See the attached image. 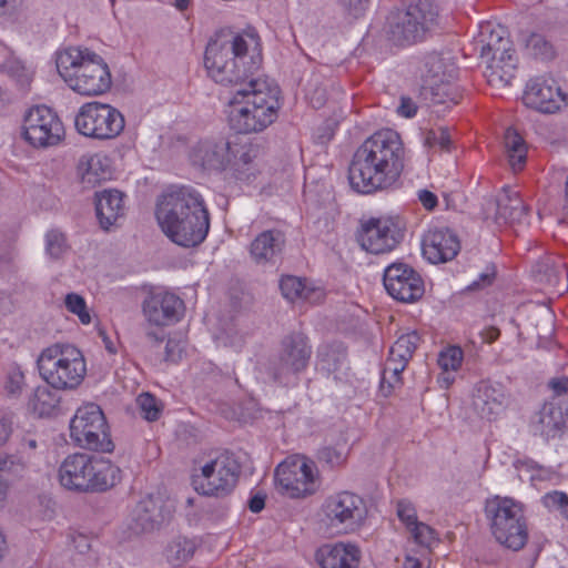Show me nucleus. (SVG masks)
Wrapping results in <instances>:
<instances>
[{
  "label": "nucleus",
  "instance_id": "obj_1",
  "mask_svg": "<svg viewBox=\"0 0 568 568\" xmlns=\"http://www.w3.org/2000/svg\"><path fill=\"white\" fill-rule=\"evenodd\" d=\"M405 166V148L400 135L384 129L367 138L354 152L348 166L352 189L362 194L388 190Z\"/></svg>",
  "mask_w": 568,
  "mask_h": 568
},
{
  "label": "nucleus",
  "instance_id": "obj_2",
  "mask_svg": "<svg viewBox=\"0 0 568 568\" xmlns=\"http://www.w3.org/2000/svg\"><path fill=\"white\" fill-rule=\"evenodd\" d=\"M155 216L162 232L184 248L199 246L210 230V213L192 187L169 189L158 197Z\"/></svg>",
  "mask_w": 568,
  "mask_h": 568
},
{
  "label": "nucleus",
  "instance_id": "obj_3",
  "mask_svg": "<svg viewBox=\"0 0 568 568\" xmlns=\"http://www.w3.org/2000/svg\"><path fill=\"white\" fill-rule=\"evenodd\" d=\"M262 64L260 37L222 29L206 44L204 65L209 75L223 85H233L254 75Z\"/></svg>",
  "mask_w": 568,
  "mask_h": 568
},
{
  "label": "nucleus",
  "instance_id": "obj_4",
  "mask_svg": "<svg viewBox=\"0 0 568 568\" xmlns=\"http://www.w3.org/2000/svg\"><path fill=\"white\" fill-rule=\"evenodd\" d=\"M57 69L69 87L82 95L102 94L112 83L108 64L88 49L68 48L59 52Z\"/></svg>",
  "mask_w": 568,
  "mask_h": 568
},
{
  "label": "nucleus",
  "instance_id": "obj_5",
  "mask_svg": "<svg viewBox=\"0 0 568 568\" xmlns=\"http://www.w3.org/2000/svg\"><path fill=\"white\" fill-rule=\"evenodd\" d=\"M59 480L70 490L105 491L121 481V469L109 459L77 453L60 465Z\"/></svg>",
  "mask_w": 568,
  "mask_h": 568
},
{
  "label": "nucleus",
  "instance_id": "obj_6",
  "mask_svg": "<svg viewBox=\"0 0 568 568\" xmlns=\"http://www.w3.org/2000/svg\"><path fill=\"white\" fill-rule=\"evenodd\" d=\"M490 529L496 540L508 549L518 551L528 540L524 506L513 498L496 496L485 507Z\"/></svg>",
  "mask_w": 568,
  "mask_h": 568
},
{
  "label": "nucleus",
  "instance_id": "obj_7",
  "mask_svg": "<svg viewBox=\"0 0 568 568\" xmlns=\"http://www.w3.org/2000/svg\"><path fill=\"white\" fill-rule=\"evenodd\" d=\"M38 368L42 378L55 389L77 388L87 373L82 353L70 345L43 351Z\"/></svg>",
  "mask_w": 568,
  "mask_h": 568
},
{
  "label": "nucleus",
  "instance_id": "obj_8",
  "mask_svg": "<svg viewBox=\"0 0 568 568\" xmlns=\"http://www.w3.org/2000/svg\"><path fill=\"white\" fill-rule=\"evenodd\" d=\"M436 18L430 0H414L407 7L392 11L387 18L388 39L397 45H408L424 39Z\"/></svg>",
  "mask_w": 568,
  "mask_h": 568
},
{
  "label": "nucleus",
  "instance_id": "obj_9",
  "mask_svg": "<svg viewBox=\"0 0 568 568\" xmlns=\"http://www.w3.org/2000/svg\"><path fill=\"white\" fill-rule=\"evenodd\" d=\"M70 437L84 449L111 453L114 444L103 412L97 404L79 407L70 422Z\"/></svg>",
  "mask_w": 568,
  "mask_h": 568
},
{
  "label": "nucleus",
  "instance_id": "obj_10",
  "mask_svg": "<svg viewBox=\"0 0 568 568\" xmlns=\"http://www.w3.org/2000/svg\"><path fill=\"white\" fill-rule=\"evenodd\" d=\"M240 474L241 464L226 450L203 465L201 471L192 476V485L201 495L221 498L232 493Z\"/></svg>",
  "mask_w": 568,
  "mask_h": 568
},
{
  "label": "nucleus",
  "instance_id": "obj_11",
  "mask_svg": "<svg viewBox=\"0 0 568 568\" xmlns=\"http://www.w3.org/2000/svg\"><path fill=\"white\" fill-rule=\"evenodd\" d=\"M78 132L98 140H111L124 130V116L115 108L100 102L83 104L74 119Z\"/></svg>",
  "mask_w": 568,
  "mask_h": 568
},
{
  "label": "nucleus",
  "instance_id": "obj_12",
  "mask_svg": "<svg viewBox=\"0 0 568 568\" xmlns=\"http://www.w3.org/2000/svg\"><path fill=\"white\" fill-rule=\"evenodd\" d=\"M322 511L326 527L336 534L356 530L366 517L363 498L351 491L328 496L322 505Z\"/></svg>",
  "mask_w": 568,
  "mask_h": 568
},
{
  "label": "nucleus",
  "instance_id": "obj_13",
  "mask_svg": "<svg viewBox=\"0 0 568 568\" xmlns=\"http://www.w3.org/2000/svg\"><path fill=\"white\" fill-rule=\"evenodd\" d=\"M312 356V346L305 334L293 332L281 341L277 362L267 368L268 375L275 383L286 385L292 376L304 372Z\"/></svg>",
  "mask_w": 568,
  "mask_h": 568
},
{
  "label": "nucleus",
  "instance_id": "obj_14",
  "mask_svg": "<svg viewBox=\"0 0 568 568\" xmlns=\"http://www.w3.org/2000/svg\"><path fill=\"white\" fill-rule=\"evenodd\" d=\"M233 97L235 102H243L260 110L270 118L276 120L281 109V89L268 78H254L251 75L241 83H234Z\"/></svg>",
  "mask_w": 568,
  "mask_h": 568
},
{
  "label": "nucleus",
  "instance_id": "obj_15",
  "mask_svg": "<svg viewBox=\"0 0 568 568\" xmlns=\"http://www.w3.org/2000/svg\"><path fill=\"white\" fill-rule=\"evenodd\" d=\"M406 227L399 217L362 220L356 236L361 248H396L405 239Z\"/></svg>",
  "mask_w": 568,
  "mask_h": 568
},
{
  "label": "nucleus",
  "instance_id": "obj_16",
  "mask_svg": "<svg viewBox=\"0 0 568 568\" xmlns=\"http://www.w3.org/2000/svg\"><path fill=\"white\" fill-rule=\"evenodd\" d=\"M63 134L64 129L61 121L48 106L32 108L24 118L23 135L33 146L55 145Z\"/></svg>",
  "mask_w": 568,
  "mask_h": 568
},
{
  "label": "nucleus",
  "instance_id": "obj_17",
  "mask_svg": "<svg viewBox=\"0 0 568 568\" xmlns=\"http://www.w3.org/2000/svg\"><path fill=\"white\" fill-rule=\"evenodd\" d=\"M383 284L386 292L396 301L414 303L425 293L424 281L408 264L393 263L384 270Z\"/></svg>",
  "mask_w": 568,
  "mask_h": 568
},
{
  "label": "nucleus",
  "instance_id": "obj_18",
  "mask_svg": "<svg viewBox=\"0 0 568 568\" xmlns=\"http://www.w3.org/2000/svg\"><path fill=\"white\" fill-rule=\"evenodd\" d=\"M274 479L277 489L291 498H300L312 493L315 480L314 463L285 460L275 468Z\"/></svg>",
  "mask_w": 568,
  "mask_h": 568
},
{
  "label": "nucleus",
  "instance_id": "obj_19",
  "mask_svg": "<svg viewBox=\"0 0 568 568\" xmlns=\"http://www.w3.org/2000/svg\"><path fill=\"white\" fill-rule=\"evenodd\" d=\"M142 312L150 325L164 327L181 320L184 302L174 293L151 292L142 303Z\"/></svg>",
  "mask_w": 568,
  "mask_h": 568
},
{
  "label": "nucleus",
  "instance_id": "obj_20",
  "mask_svg": "<svg viewBox=\"0 0 568 568\" xmlns=\"http://www.w3.org/2000/svg\"><path fill=\"white\" fill-rule=\"evenodd\" d=\"M523 101L528 108L542 113H555L568 104L567 94L557 82L541 77L528 81Z\"/></svg>",
  "mask_w": 568,
  "mask_h": 568
},
{
  "label": "nucleus",
  "instance_id": "obj_21",
  "mask_svg": "<svg viewBox=\"0 0 568 568\" xmlns=\"http://www.w3.org/2000/svg\"><path fill=\"white\" fill-rule=\"evenodd\" d=\"M171 517V508L165 505L161 496L149 495L141 499L132 515L134 529L145 532L160 527Z\"/></svg>",
  "mask_w": 568,
  "mask_h": 568
},
{
  "label": "nucleus",
  "instance_id": "obj_22",
  "mask_svg": "<svg viewBox=\"0 0 568 568\" xmlns=\"http://www.w3.org/2000/svg\"><path fill=\"white\" fill-rule=\"evenodd\" d=\"M229 122L234 131L248 134L264 131L275 120L243 102H235V99L232 98L230 100Z\"/></svg>",
  "mask_w": 568,
  "mask_h": 568
},
{
  "label": "nucleus",
  "instance_id": "obj_23",
  "mask_svg": "<svg viewBox=\"0 0 568 568\" xmlns=\"http://www.w3.org/2000/svg\"><path fill=\"white\" fill-rule=\"evenodd\" d=\"M230 148L231 141L224 139L202 141L194 146L191 160L206 170H224L231 164Z\"/></svg>",
  "mask_w": 568,
  "mask_h": 568
},
{
  "label": "nucleus",
  "instance_id": "obj_24",
  "mask_svg": "<svg viewBox=\"0 0 568 568\" xmlns=\"http://www.w3.org/2000/svg\"><path fill=\"white\" fill-rule=\"evenodd\" d=\"M315 559L322 568H358L359 549L342 542L323 545L316 550Z\"/></svg>",
  "mask_w": 568,
  "mask_h": 568
},
{
  "label": "nucleus",
  "instance_id": "obj_25",
  "mask_svg": "<svg viewBox=\"0 0 568 568\" xmlns=\"http://www.w3.org/2000/svg\"><path fill=\"white\" fill-rule=\"evenodd\" d=\"M77 176L84 189H93L111 176L108 156L94 153L84 154L77 164Z\"/></svg>",
  "mask_w": 568,
  "mask_h": 568
},
{
  "label": "nucleus",
  "instance_id": "obj_26",
  "mask_svg": "<svg viewBox=\"0 0 568 568\" xmlns=\"http://www.w3.org/2000/svg\"><path fill=\"white\" fill-rule=\"evenodd\" d=\"M506 396L499 384L480 382L473 394V407L481 418L490 419L501 412Z\"/></svg>",
  "mask_w": 568,
  "mask_h": 568
},
{
  "label": "nucleus",
  "instance_id": "obj_27",
  "mask_svg": "<svg viewBox=\"0 0 568 568\" xmlns=\"http://www.w3.org/2000/svg\"><path fill=\"white\" fill-rule=\"evenodd\" d=\"M95 212L100 226L108 231L124 216L123 193L118 190H104L97 194Z\"/></svg>",
  "mask_w": 568,
  "mask_h": 568
},
{
  "label": "nucleus",
  "instance_id": "obj_28",
  "mask_svg": "<svg viewBox=\"0 0 568 568\" xmlns=\"http://www.w3.org/2000/svg\"><path fill=\"white\" fill-rule=\"evenodd\" d=\"M506 34L507 31L500 26L494 27L488 22L480 27L475 47L476 50L479 51L483 61H489V57L498 52H503V54L507 53V49L511 42Z\"/></svg>",
  "mask_w": 568,
  "mask_h": 568
},
{
  "label": "nucleus",
  "instance_id": "obj_29",
  "mask_svg": "<svg viewBox=\"0 0 568 568\" xmlns=\"http://www.w3.org/2000/svg\"><path fill=\"white\" fill-rule=\"evenodd\" d=\"M528 207L518 192L503 189L497 197L496 222L498 224L514 225L521 223L527 216Z\"/></svg>",
  "mask_w": 568,
  "mask_h": 568
},
{
  "label": "nucleus",
  "instance_id": "obj_30",
  "mask_svg": "<svg viewBox=\"0 0 568 568\" xmlns=\"http://www.w3.org/2000/svg\"><path fill=\"white\" fill-rule=\"evenodd\" d=\"M532 425L546 440L559 437L566 426L565 414L556 404L545 403L537 413Z\"/></svg>",
  "mask_w": 568,
  "mask_h": 568
},
{
  "label": "nucleus",
  "instance_id": "obj_31",
  "mask_svg": "<svg viewBox=\"0 0 568 568\" xmlns=\"http://www.w3.org/2000/svg\"><path fill=\"white\" fill-rule=\"evenodd\" d=\"M280 290L284 298L290 302H315L322 296V291L308 286L306 280L293 275L282 276Z\"/></svg>",
  "mask_w": 568,
  "mask_h": 568
},
{
  "label": "nucleus",
  "instance_id": "obj_32",
  "mask_svg": "<svg viewBox=\"0 0 568 568\" xmlns=\"http://www.w3.org/2000/svg\"><path fill=\"white\" fill-rule=\"evenodd\" d=\"M424 77L432 85H438L454 78L455 67L447 63L443 55L432 52L424 58Z\"/></svg>",
  "mask_w": 568,
  "mask_h": 568
},
{
  "label": "nucleus",
  "instance_id": "obj_33",
  "mask_svg": "<svg viewBox=\"0 0 568 568\" xmlns=\"http://www.w3.org/2000/svg\"><path fill=\"white\" fill-rule=\"evenodd\" d=\"M331 84L332 80L318 72H313L308 77L304 87L305 98L314 109L324 106L328 99V88Z\"/></svg>",
  "mask_w": 568,
  "mask_h": 568
},
{
  "label": "nucleus",
  "instance_id": "obj_34",
  "mask_svg": "<svg viewBox=\"0 0 568 568\" xmlns=\"http://www.w3.org/2000/svg\"><path fill=\"white\" fill-rule=\"evenodd\" d=\"M509 164L514 171L524 169L527 160V145L517 131L508 129L504 138Z\"/></svg>",
  "mask_w": 568,
  "mask_h": 568
},
{
  "label": "nucleus",
  "instance_id": "obj_35",
  "mask_svg": "<svg viewBox=\"0 0 568 568\" xmlns=\"http://www.w3.org/2000/svg\"><path fill=\"white\" fill-rule=\"evenodd\" d=\"M59 397L48 386H39L29 399V409L39 417L49 416L58 407Z\"/></svg>",
  "mask_w": 568,
  "mask_h": 568
},
{
  "label": "nucleus",
  "instance_id": "obj_36",
  "mask_svg": "<svg viewBox=\"0 0 568 568\" xmlns=\"http://www.w3.org/2000/svg\"><path fill=\"white\" fill-rule=\"evenodd\" d=\"M422 248H460V241L450 229H434L424 235Z\"/></svg>",
  "mask_w": 568,
  "mask_h": 568
},
{
  "label": "nucleus",
  "instance_id": "obj_37",
  "mask_svg": "<svg viewBox=\"0 0 568 568\" xmlns=\"http://www.w3.org/2000/svg\"><path fill=\"white\" fill-rule=\"evenodd\" d=\"M517 58H507L505 64L500 62H486L485 75L490 84H505L509 85L515 78V71L517 68Z\"/></svg>",
  "mask_w": 568,
  "mask_h": 568
},
{
  "label": "nucleus",
  "instance_id": "obj_38",
  "mask_svg": "<svg viewBox=\"0 0 568 568\" xmlns=\"http://www.w3.org/2000/svg\"><path fill=\"white\" fill-rule=\"evenodd\" d=\"M320 364L328 373L338 371L346 362V348L342 343L325 345L318 351Z\"/></svg>",
  "mask_w": 568,
  "mask_h": 568
},
{
  "label": "nucleus",
  "instance_id": "obj_39",
  "mask_svg": "<svg viewBox=\"0 0 568 568\" xmlns=\"http://www.w3.org/2000/svg\"><path fill=\"white\" fill-rule=\"evenodd\" d=\"M419 341L420 337L417 332L403 334L390 347L388 357L402 363H408L412 359L413 354L419 344Z\"/></svg>",
  "mask_w": 568,
  "mask_h": 568
},
{
  "label": "nucleus",
  "instance_id": "obj_40",
  "mask_svg": "<svg viewBox=\"0 0 568 568\" xmlns=\"http://www.w3.org/2000/svg\"><path fill=\"white\" fill-rule=\"evenodd\" d=\"M262 153L258 144L254 143H240L231 141L230 155L232 166L239 169L241 166L250 165Z\"/></svg>",
  "mask_w": 568,
  "mask_h": 568
},
{
  "label": "nucleus",
  "instance_id": "obj_41",
  "mask_svg": "<svg viewBox=\"0 0 568 568\" xmlns=\"http://www.w3.org/2000/svg\"><path fill=\"white\" fill-rule=\"evenodd\" d=\"M194 551L195 545L192 540L186 538H176L168 545L165 556L169 562L174 566H180L189 560L193 556Z\"/></svg>",
  "mask_w": 568,
  "mask_h": 568
},
{
  "label": "nucleus",
  "instance_id": "obj_42",
  "mask_svg": "<svg viewBox=\"0 0 568 568\" xmlns=\"http://www.w3.org/2000/svg\"><path fill=\"white\" fill-rule=\"evenodd\" d=\"M527 49L537 58L549 60L555 57L552 44L539 33H532L526 41Z\"/></svg>",
  "mask_w": 568,
  "mask_h": 568
},
{
  "label": "nucleus",
  "instance_id": "obj_43",
  "mask_svg": "<svg viewBox=\"0 0 568 568\" xmlns=\"http://www.w3.org/2000/svg\"><path fill=\"white\" fill-rule=\"evenodd\" d=\"M286 244L285 234L277 229L262 232L252 242L251 248H278Z\"/></svg>",
  "mask_w": 568,
  "mask_h": 568
},
{
  "label": "nucleus",
  "instance_id": "obj_44",
  "mask_svg": "<svg viewBox=\"0 0 568 568\" xmlns=\"http://www.w3.org/2000/svg\"><path fill=\"white\" fill-rule=\"evenodd\" d=\"M136 403L144 419L154 422L160 418L162 408L155 396L150 393H143L139 395Z\"/></svg>",
  "mask_w": 568,
  "mask_h": 568
},
{
  "label": "nucleus",
  "instance_id": "obj_45",
  "mask_svg": "<svg viewBox=\"0 0 568 568\" xmlns=\"http://www.w3.org/2000/svg\"><path fill=\"white\" fill-rule=\"evenodd\" d=\"M462 348L452 346L439 353L437 363L442 371H457L462 365Z\"/></svg>",
  "mask_w": 568,
  "mask_h": 568
},
{
  "label": "nucleus",
  "instance_id": "obj_46",
  "mask_svg": "<svg viewBox=\"0 0 568 568\" xmlns=\"http://www.w3.org/2000/svg\"><path fill=\"white\" fill-rule=\"evenodd\" d=\"M64 303L67 310L78 315L82 324H89L91 322V316L87 310V304L82 296L75 293H69L65 296Z\"/></svg>",
  "mask_w": 568,
  "mask_h": 568
},
{
  "label": "nucleus",
  "instance_id": "obj_47",
  "mask_svg": "<svg viewBox=\"0 0 568 568\" xmlns=\"http://www.w3.org/2000/svg\"><path fill=\"white\" fill-rule=\"evenodd\" d=\"M21 468L22 465L12 458L0 456V495L7 491L12 476L17 475Z\"/></svg>",
  "mask_w": 568,
  "mask_h": 568
},
{
  "label": "nucleus",
  "instance_id": "obj_48",
  "mask_svg": "<svg viewBox=\"0 0 568 568\" xmlns=\"http://www.w3.org/2000/svg\"><path fill=\"white\" fill-rule=\"evenodd\" d=\"M408 363H402L394 358L388 357L383 371L382 376V388H384L385 383H388V387H393V383H397L400 379V374L404 372Z\"/></svg>",
  "mask_w": 568,
  "mask_h": 568
},
{
  "label": "nucleus",
  "instance_id": "obj_49",
  "mask_svg": "<svg viewBox=\"0 0 568 568\" xmlns=\"http://www.w3.org/2000/svg\"><path fill=\"white\" fill-rule=\"evenodd\" d=\"M414 540L422 546H430L436 539V531L425 523L418 521L408 530Z\"/></svg>",
  "mask_w": 568,
  "mask_h": 568
},
{
  "label": "nucleus",
  "instance_id": "obj_50",
  "mask_svg": "<svg viewBox=\"0 0 568 568\" xmlns=\"http://www.w3.org/2000/svg\"><path fill=\"white\" fill-rule=\"evenodd\" d=\"M317 460L334 468L344 464L346 455L334 447H323L317 452Z\"/></svg>",
  "mask_w": 568,
  "mask_h": 568
},
{
  "label": "nucleus",
  "instance_id": "obj_51",
  "mask_svg": "<svg viewBox=\"0 0 568 568\" xmlns=\"http://www.w3.org/2000/svg\"><path fill=\"white\" fill-rule=\"evenodd\" d=\"M396 511L399 520L405 524L408 530L418 523L416 509L410 501L406 499L398 500Z\"/></svg>",
  "mask_w": 568,
  "mask_h": 568
},
{
  "label": "nucleus",
  "instance_id": "obj_52",
  "mask_svg": "<svg viewBox=\"0 0 568 568\" xmlns=\"http://www.w3.org/2000/svg\"><path fill=\"white\" fill-rule=\"evenodd\" d=\"M496 274H497V270H496L495 264L489 263L485 267L484 272H481L479 274L478 278L475 280L473 283H470L466 287V291L475 292V291L484 290L487 286H490L494 283L495 278H496Z\"/></svg>",
  "mask_w": 568,
  "mask_h": 568
},
{
  "label": "nucleus",
  "instance_id": "obj_53",
  "mask_svg": "<svg viewBox=\"0 0 568 568\" xmlns=\"http://www.w3.org/2000/svg\"><path fill=\"white\" fill-rule=\"evenodd\" d=\"M24 385V375L20 367L12 366L8 372L6 389L9 395L17 396L21 393Z\"/></svg>",
  "mask_w": 568,
  "mask_h": 568
},
{
  "label": "nucleus",
  "instance_id": "obj_54",
  "mask_svg": "<svg viewBox=\"0 0 568 568\" xmlns=\"http://www.w3.org/2000/svg\"><path fill=\"white\" fill-rule=\"evenodd\" d=\"M567 498H568V495L566 493L554 490V491L547 493L542 497V504L545 507H547L550 510L559 511L561 509V507H564Z\"/></svg>",
  "mask_w": 568,
  "mask_h": 568
},
{
  "label": "nucleus",
  "instance_id": "obj_55",
  "mask_svg": "<svg viewBox=\"0 0 568 568\" xmlns=\"http://www.w3.org/2000/svg\"><path fill=\"white\" fill-rule=\"evenodd\" d=\"M47 248H63L69 246L65 233L59 229H52L45 234Z\"/></svg>",
  "mask_w": 568,
  "mask_h": 568
},
{
  "label": "nucleus",
  "instance_id": "obj_56",
  "mask_svg": "<svg viewBox=\"0 0 568 568\" xmlns=\"http://www.w3.org/2000/svg\"><path fill=\"white\" fill-rule=\"evenodd\" d=\"M459 251H422L423 256L432 264L446 263L454 260Z\"/></svg>",
  "mask_w": 568,
  "mask_h": 568
},
{
  "label": "nucleus",
  "instance_id": "obj_57",
  "mask_svg": "<svg viewBox=\"0 0 568 568\" xmlns=\"http://www.w3.org/2000/svg\"><path fill=\"white\" fill-rule=\"evenodd\" d=\"M184 352L183 345L180 341L169 338L165 344V361L178 363L182 358Z\"/></svg>",
  "mask_w": 568,
  "mask_h": 568
},
{
  "label": "nucleus",
  "instance_id": "obj_58",
  "mask_svg": "<svg viewBox=\"0 0 568 568\" xmlns=\"http://www.w3.org/2000/svg\"><path fill=\"white\" fill-rule=\"evenodd\" d=\"M344 8L354 18H358L364 13L368 6V0H341Z\"/></svg>",
  "mask_w": 568,
  "mask_h": 568
},
{
  "label": "nucleus",
  "instance_id": "obj_59",
  "mask_svg": "<svg viewBox=\"0 0 568 568\" xmlns=\"http://www.w3.org/2000/svg\"><path fill=\"white\" fill-rule=\"evenodd\" d=\"M6 68L8 70V73L11 77H16L22 85L30 83L31 78L23 65H20L19 63H12L10 65H7Z\"/></svg>",
  "mask_w": 568,
  "mask_h": 568
},
{
  "label": "nucleus",
  "instance_id": "obj_60",
  "mask_svg": "<svg viewBox=\"0 0 568 568\" xmlns=\"http://www.w3.org/2000/svg\"><path fill=\"white\" fill-rule=\"evenodd\" d=\"M397 112L405 118H413L417 112V105L410 98L402 97Z\"/></svg>",
  "mask_w": 568,
  "mask_h": 568
},
{
  "label": "nucleus",
  "instance_id": "obj_61",
  "mask_svg": "<svg viewBox=\"0 0 568 568\" xmlns=\"http://www.w3.org/2000/svg\"><path fill=\"white\" fill-rule=\"evenodd\" d=\"M418 200L420 201V203L423 204V206L428 210V211H432L434 210L437 204H438V200H437V196L428 191V190H422L418 192Z\"/></svg>",
  "mask_w": 568,
  "mask_h": 568
},
{
  "label": "nucleus",
  "instance_id": "obj_62",
  "mask_svg": "<svg viewBox=\"0 0 568 568\" xmlns=\"http://www.w3.org/2000/svg\"><path fill=\"white\" fill-rule=\"evenodd\" d=\"M266 495L257 491L253 496L250 497L247 501V507L252 513H260L265 507Z\"/></svg>",
  "mask_w": 568,
  "mask_h": 568
},
{
  "label": "nucleus",
  "instance_id": "obj_63",
  "mask_svg": "<svg viewBox=\"0 0 568 568\" xmlns=\"http://www.w3.org/2000/svg\"><path fill=\"white\" fill-rule=\"evenodd\" d=\"M548 385L556 396L565 395L568 392V377L552 378L549 381Z\"/></svg>",
  "mask_w": 568,
  "mask_h": 568
},
{
  "label": "nucleus",
  "instance_id": "obj_64",
  "mask_svg": "<svg viewBox=\"0 0 568 568\" xmlns=\"http://www.w3.org/2000/svg\"><path fill=\"white\" fill-rule=\"evenodd\" d=\"M145 337L153 346H156V345H160L164 341L165 335H164L162 327H158L155 329L154 328L146 329Z\"/></svg>",
  "mask_w": 568,
  "mask_h": 568
}]
</instances>
